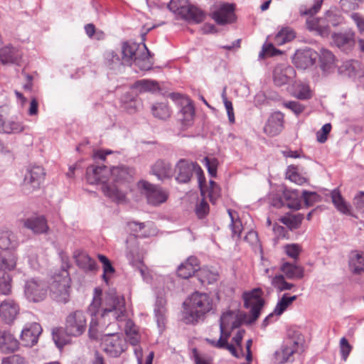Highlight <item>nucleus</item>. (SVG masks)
<instances>
[{
  "mask_svg": "<svg viewBox=\"0 0 364 364\" xmlns=\"http://www.w3.org/2000/svg\"><path fill=\"white\" fill-rule=\"evenodd\" d=\"M92 316L89 328V335L92 338H97V328L112 326L118 331V321L127 317L125 299L114 290H110L102 295V289L95 288L92 302L88 307Z\"/></svg>",
  "mask_w": 364,
  "mask_h": 364,
  "instance_id": "obj_1",
  "label": "nucleus"
},
{
  "mask_svg": "<svg viewBox=\"0 0 364 364\" xmlns=\"http://www.w3.org/2000/svg\"><path fill=\"white\" fill-rule=\"evenodd\" d=\"M134 174L132 168L124 165L112 167L110 169L112 183L102 186L103 193L114 202H124L128 191L131 190Z\"/></svg>",
  "mask_w": 364,
  "mask_h": 364,
  "instance_id": "obj_2",
  "label": "nucleus"
},
{
  "mask_svg": "<svg viewBox=\"0 0 364 364\" xmlns=\"http://www.w3.org/2000/svg\"><path fill=\"white\" fill-rule=\"evenodd\" d=\"M305 350V338L297 329L289 328L280 349L275 352V359L279 363L293 362L296 355Z\"/></svg>",
  "mask_w": 364,
  "mask_h": 364,
  "instance_id": "obj_3",
  "label": "nucleus"
},
{
  "mask_svg": "<svg viewBox=\"0 0 364 364\" xmlns=\"http://www.w3.org/2000/svg\"><path fill=\"white\" fill-rule=\"evenodd\" d=\"M186 306L183 320L186 323H195L201 319L213 308L210 297L205 293L194 292L183 303Z\"/></svg>",
  "mask_w": 364,
  "mask_h": 364,
  "instance_id": "obj_4",
  "label": "nucleus"
},
{
  "mask_svg": "<svg viewBox=\"0 0 364 364\" xmlns=\"http://www.w3.org/2000/svg\"><path fill=\"white\" fill-rule=\"evenodd\" d=\"M97 333L101 332L103 333L102 338L103 350L110 357L117 358L127 348V343L124 336L119 333L115 330L112 332L108 330V327L100 328L97 327ZM114 331V329L113 328Z\"/></svg>",
  "mask_w": 364,
  "mask_h": 364,
  "instance_id": "obj_5",
  "label": "nucleus"
},
{
  "mask_svg": "<svg viewBox=\"0 0 364 364\" xmlns=\"http://www.w3.org/2000/svg\"><path fill=\"white\" fill-rule=\"evenodd\" d=\"M168 8L188 22L199 23L204 20L205 16L201 9L189 4L188 0H171Z\"/></svg>",
  "mask_w": 364,
  "mask_h": 364,
  "instance_id": "obj_6",
  "label": "nucleus"
},
{
  "mask_svg": "<svg viewBox=\"0 0 364 364\" xmlns=\"http://www.w3.org/2000/svg\"><path fill=\"white\" fill-rule=\"evenodd\" d=\"M70 283L69 273L65 269H61L58 274L53 275L50 288L52 296L55 301L60 303L68 301Z\"/></svg>",
  "mask_w": 364,
  "mask_h": 364,
  "instance_id": "obj_7",
  "label": "nucleus"
},
{
  "mask_svg": "<svg viewBox=\"0 0 364 364\" xmlns=\"http://www.w3.org/2000/svg\"><path fill=\"white\" fill-rule=\"evenodd\" d=\"M262 296V291L260 288H255L250 291L243 293L244 306L246 309H250L248 323L255 322L259 316L261 309L264 304V300Z\"/></svg>",
  "mask_w": 364,
  "mask_h": 364,
  "instance_id": "obj_8",
  "label": "nucleus"
},
{
  "mask_svg": "<svg viewBox=\"0 0 364 364\" xmlns=\"http://www.w3.org/2000/svg\"><path fill=\"white\" fill-rule=\"evenodd\" d=\"M46 173L41 166L33 165L26 168L21 187L25 194H30L40 188Z\"/></svg>",
  "mask_w": 364,
  "mask_h": 364,
  "instance_id": "obj_9",
  "label": "nucleus"
},
{
  "mask_svg": "<svg viewBox=\"0 0 364 364\" xmlns=\"http://www.w3.org/2000/svg\"><path fill=\"white\" fill-rule=\"evenodd\" d=\"M195 171L198 177L200 183L205 180L201 168L196 163L190 162L186 159H180L176 165V180L178 183H187L191 180L193 171Z\"/></svg>",
  "mask_w": 364,
  "mask_h": 364,
  "instance_id": "obj_10",
  "label": "nucleus"
},
{
  "mask_svg": "<svg viewBox=\"0 0 364 364\" xmlns=\"http://www.w3.org/2000/svg\"><path fill=\"white\" fill-rule=\"evenodd\" d=\"M137 187L144 195L149 204L156 206L166 201L167 193L161 187L151 184L146 181H140Z\"/></svg>",
  "mask_w": 364,
  "mask_h": 364,
  "instance_id": "obj_11",
  "label": "nucleus"
},
{
  "mask_svg": "<svg viewBox=\"0 0 364 364\" xmlns=\"http://www.w3.org/2000/svg\"><path fill=\"white\" fill-rule=\"evenodd\" d=\"M86 328L87 319L83 311H75L67 316L65 329L68 335L79 336L85 331Z\"/></svg>",
  "mask_w": 364,
  "mask_h": 364,
  "instance_id": "obj_12",
  "label": "nucleus"
},
{
  "mask_svg": "<svg viewBox=\"0 0 364 364\" xmlns=\"http://www.w3.org/2000/svg\"><path fill=\"white\" fill-rule=\"evenodd\" d=\"M24 294L29 301H42L47 295V286L42 281L34 279L28 280L24 286Z\"/></svg>",
  "mask_w": 364,
  "mask_h": 364,
  "instance_id": "obj_13",
  "label": "nucleus"
},
{
  "mask_svg": "<svg viewBox=\"0 0 364 364\" xmlns=\"http://www.w3.org/2000/svg\"><path fill=\"white\" fill-rule=\"evenodd\" d=\"M234 6L228 3L213 5L210 16L219 25H225L234 21Z\"/></svg>",
  "mask_w": 364,
  "mask_h": 364,
  "instance_id": "obj_14",
  "label": "nucleus"
},
{
  "mask_svg": "<svg viewBox=\"0 0 364 364\" xmlns=\"http://www.w3.org/2000/svg\"><path fill=\"white\" fill-rule=\"evenodd\" d=\"M110 176V169L105 165H92L87 168L86 179L90 184L102 183V186L107 185Z\"/></svg>",
  "mask_w": 364,
  "mask_h": 364,
  "instance_id": "obj_15",
  "label": "nucleus"
},
{
  "mask_svg": "<svg viewBox=\"0 0 364 364\" xmlns=\"http://www.w3.org/2000/svg\"><path fill=\"white\" fill-rule=\"evenodd\" d=\"M272 205L277 208L287 206L290 209L299 210L301 207L299 193L296 191L286 190L282 197L272 200Z\"/></svg>",
  "mask_w": 364,
  "mask_h": 364,
  "instance_id": "obj_16",
  "label": "nucleus"
},
{
  "mask_svg": "<svg viewBox=\"0 0 364 364\" xmlns=\"http://www.w3.org/2000/svg\"><path fill=\"white\" fill-rule=\"evenodd\" d=\"M318 53L311 48L297 50L293 58L294 65L301 69H306L315 64Z\"/></svg>",
  "mask_w": 364,
  "mask_h": 364,
  "instance_id": "obj_17",
  "label": "nucleus"
},
{
  "mask_svg": "<svg viewBox=\"0 0 364 364\" xmlns=\"http://www.w3.org/2000/svg\"><path fill=\"white\" fill-rule=\"evenodd\" d=\"M295 70L291 65H277L273 71V80L277 86L284 85L290 82L295 76Z\"/></svg>",
  "mask_w": 364,
  "mask_h": 364,
  "instance_id": "obj_18",
  "label": "nucleus"
},
{
  "mask_svg": "<svg viewBox=\"0 0 364 364\" xmlns=\"http://www.w3.org/2000/svg\"><path fill=\"white\" fill-rule=\"evenodd\" d=\"M18 304L11 299H6L0 303V317L6 323H12L19 313Z\"/></svg>",
  "mask_w": 364,
  "mask_h": 364,
  "instance_id": "obj_19",
  "label": "nucleus"
},
{
  "mask_svg": "<svg viewBox=\"0 0 364 364\" xmlns=\"http://www.w3.org/2000/svg\"><path fill=\"white\" fill-rule=\"evenodd\" d=\"M42 328L40 324L32 323L26 326L21 331V339L23 346L31 347L38 342Z\"/></svg>",
  "mask_w": 364,
  "mask_h": 364,
  "instance_id": "obj_20",
  "label": "nucleus"
},
{
  "mask_svg": "<svg viewBox=\"0 0 364 364\" xmlns=\"http://www.w3.org/2000/svg\"><path fill=\"white\" fill-rule=\"evenodd\" d=\"M284 128V114L280 112H275L269 117L264 131L272 136L279 134Z\"/></svg>",
  "mask_w": 364,
  "mask_h": 364,
  "instance_id": "obj_21",
  "label": "nucleus"
},
{
  "mask_svg": "<svg viewBox=\"0 0 364 364\" xmlns=\"http://www.w3.org/2000/svg\"><path fill=\"white\" fill-rule=\"evenodd\" d=\"M141 46L136 43L129 41L123 42L122 44V60L127 65H132L135 60V57L141 53Z\"/></svg>",
  "mask_w": 364,
  "mask_h": 364,
  "instance_id": "obj_22",
  "label": "nucleus"
},
{
  "mask_svg": "<svg viewBox=\"0 0 364 364\" xmlns=\"http://www.w3.org/2000/svg\"><path fill=\"white\" fill-rule=\"evenodd\" d=\"M354 36L355 33L349 31L347 33H334L332 38L336 46L344 52H348L355 46Z\"/></svg>",
  "mask_w": 364,
  "mask_h": 364,
  "instance_id": "obj_23",
  "label": "nucleus"
},
{
  "mask_svg": "<svg viewBox=\"0 0 364 364\" xmlns=\"http://www.w3.org/2000/svg\"><path fill=\"white\" fill-rule=\"evenodd\" d=\"M19 348V342L9 331H0V352L5 354L12 353Z\"/></svg>",
  "mask_w": 364,
  "mask_h": 364,
  "instance_id": "obj_24",
  "label": "nucleus"
},
{
  "mask_svg": "<svg viewBox=\"0 0 364 364\" xmlns=\"http://www.w3.org/2000/svg\"><path fill=\"white\" fill-rule=\"evenodd\" d=\"M23 226L34 234L46 233L48 230L47 220L43 216L31 217L23 220Z\"/></svg>",
  "mask_w": 364,
  "mask_h": 364,
  "instance_id": "obj_25",
  "label": "nucleus"
},
{
  "mask_svg": "<svg viewBox=\"0 0 364 364\" xmlns=\"http://www.w3.org/2000/svg\"><path fill=\"white\" fill-rule=\"evenodd\" d=\"M22 53L16 48L7 46L0 49V60L3 64L19 65Z\"/></svg>",
  "mask_w": 364,
  "mask_h": 364,
  "instance_id": "obj_26",
  "label": "nucleus"
},
{
  "mask_svg": "<svg viewBox=\"0 0 364 364\" xmlns=\"http://www.w3.org/2000/svg\"><path fill=\"white\" fill-rule=\"evenodd\" d=\"M340 75L354 78L357 75H361V65L359 61L355 60H348L343 61L338 68Z\"/></svg>",
  "mask_w": 364,
  "mask_h": 364,
  "instance_id": "obj_27",
  "label": "nucleus"
},
{
  "mask_svg": "<svg viewBox=\"0 0 364 364\" xmlns=\"http://www.w3.org/2000/svg\"><path fill=\"white\" fill-rule=\"evenodd\" d=\"M296 295L289 296L288 294H284L278 301L273 313L270 314L264 318L263 321V324L265 326L267 325L269 323V320L270 318L273 317L274 314L277 316L282 315L288 309V307L290 306L292 303L296 300Z\"/></svg>",
  "mask_w": 364,
  "mask_h": 364,
  "instance_id": "obj_28",
  "label": "nucleus"
},
{
  "mask_svg": "<svg viewBox=\"0 0 364 364\" xmlns=\"http://www.w3.org/2000/svg\"><path fill=\"white\" fill-rule=\"evenodd\" d=\"M73 257L77 265L85 272H93L97 269L96 262L85 252L75 251Z\"/></svg>",
  "mask_w": 364,
  "mask_h": 364,
  "instance_id": "obj_29",
  "label": "nucleus"
},
{
  "mask_svg": "<svg viewBox=\"0 0 364 364\" xmlns=\"http://www.w3.org/2000/svg\"><path fill=\"white\" fill-rule=\"evenodd\" d=\"M199 269L198 261L195 257H190L177 269L178 276L183 279L192 277Z\"/></svg>",
  "mask_w": 364,
  "mask_h": 364,
  "instance_id": "obj_30",
  "label": "nucleus"
},
{
  "mask_svg": "<svg viewBox=\"0 0 364 364\" xmlns=\"http://www.w3.org/2000/svg\"><path fill=\"white\" fill-rule=\"evenodd\" d=\"M280 269L284 274L285 277L289 279H301L304 276V268L294 263L284 262Z\"/></svg>",
  "mask_w": 364,
  "mask_h": 364,
  "instance_id": "obj_31",
  "label": "nucleus"
},
{
  "mask_svg": "<svg viewBox=\"0 0 364 364\" xmlns=\"http://www.w3.org/2000/svg\"><path fill=\"white\" fill-rule=\"evenodd\" d=\"M151 173L159 180L170 178L172 176L171 164L163 160H159L152 166Z\"/></svg>",
  "mask_w": 364,
  "mask_h": 364,
  "instance_id": "obj_32",
  "label": "nucleus"
},
{
  "mask_svg": "<svg viewBox=\"0 0 364 364\" xmlns=\"http://www.w3.org/2000/svg\"><path fill=\"white\" fill-rule=\"evenodd\" d=\"M141 53L139 56L135 57L134 64L141 70H148L151 68V53L145 44L141 45Z\"/></svg>",
  "mask_w": 364,
  "mask_h": 364,
  "instance_id": "obj_33",
  "label": "nucleus"
},
{
  "mask_svg": "<svg viewBox=\"0 0 364 364\" xmlns=\"http://www.w3.org/2000/svg\"><path fill=\"white\" fill-rule=\"evenodd\" d=\"M306 23L309 30L317 31L321 36H327L330 33V26L327 23L326 17L324 18H313L307 19Z\"/></svg>",
  "mask_w": 364,
  "mask_h": 364,
  "instance_id": "obj_34",
  "label": "nucleus"
},
{
  "mask_svg": "<svg viewBox=\"0 0 364 364\" xmlns=\"http://www.w3.org/2000/svg\"><path fill=\"white\" fill-rule=\"evenodd\" d=\"M105 65L109 70H120L124 64L122 59L114 50H107L104 54Z\"/></svg>",
  "mask_w": 364,
  "mask_h": 364,
  "instance_id": "obj_35",
  "label": "nucleus"
},
{
  "mask_svg": "<svg viewBox=\"0 0 364 364\" xmlns=\"http://www.w3.org/2000/svg\"><path fill=\"white\" fill-rule=\"evenodd\" d=\"M349 268L354 274L364 272V253L352 252L349 257Z\"/></svg>",
  "mask_w": 364,
  "mask_h": 364,
  "instance_id": "obj_36",
  "label": "nucleus"
},
{
  "mask_svg": "<svg viewBox=\"0 0 364 364\" xmlns=\"http://www.w3.org/2000/svg\"><path fill=\"white\" fill-rule=\"evenodd\" d=\"M320 66L325 73H331L336 68L335 56L328 50H323L320 56Z\"/></svg>",
  "mask_w": 364,
  "mask_h": 364,
  "instance_id": "obj_37",
  "label": "nucleus"
},
{
  "mask_svg": "<svg viewBox=\"0 0 364 364\" xmlns=\"http://www.w3.org/2000/svg\"><path fill=\"white\" fill-rule=\"evenodd\" d=\"M18 245L16 235L11 231H4L0 234V248L2 250H15Z\"/></svg>",
  "mask_w": 364,
  "mask_h": 364,
  "instance_id": "obj_38",
  "label": "nucleus"
},
{
  "mask_svg": "<svg viewBox=\"0 0 364 364\" xmlns=\"http://www.w3.org/2000/svg\"><path fill=\"white\" fill-rule=\"evenodd\" d=\"M166 301L163 298H158L154 308L155 318L159 328L162 329L166 323Z\"/></svg>",
  "mask_w": 364,
  "mask_h": 364,
  "instance_id": "obj_39",
  "label": "nucleus"
},
{
  "mask_svg": "<svg viewBox=\"0 0 364 364\" xmlns=\"http://www.w3.org/2000/svg\"><path fill=\"white\" fill-rule=\"evenodd\" d=\"M131 88L136 91L135 93L139 94L145 92L154 91L159 89L157 82L149 80H140L135 82Z\"/></svg>",
  "mask_w": 364,
  "mask_h": 364,
  "instance_id": "obj_40",
  "label": "nucleus"
},
{
  "mask_svg": "<svg viewBox=\"0 0 364 364\" xmlns=\"http://www.w3.org/2000/svg\"><path fill=\"white\" fill-rule=\"evenodd\" d=\"M137 93L133 92H127L121 97V103L123 109L129 113H134L136 111V99Z\"/></svg>",
  "mask_w": 364,
  "mask_h": 364,
  "instance_id": "obj_41",
  "label": "nucleus"
},
{
  "mask_svg": "<svg viewBox=\"0 0 364 364\" xmlns=\"http://www.w3.org/2000/svg\"><path fill=\"white\" fill-rule=\"evenodd\" d=\"M17 257L14 253L0 252V269L11 271L16 266Z\"/></svg>",
  "mask_w": 364,
  "mask_h": 364,
  "instance_id": "obj_42",
  "label": "nucleus"
},
{
  "mask_svg": "<svg viewBox=\"0 0 364 364\" xmlns=\"http://www.w3.org/2000/svg\"><path fill=\"white\" fill-rule=\"evenodd\" d=\"M295 36V32L292 28L289 27H284L275 36L274 43L277 46H282L292 41Z\"/></svg>",
  "mask_w": 364,
  "mask_h": 364,
  "instance_id": "obj_43",
  "label": "nucleus"
},
{
  "mask_svg": "<svg viewBox=\"0 0 364 364\" xmlns=\"http://www.w3.org/2000/svg\"><path fill=\"white\" fill-rule=\"evenodd\" d=\"M331 200L336 209L342 213L348 214L350 212L349 205L344 200L339 191L335 189L331 193Z\"/></svg>",
  "mask_w": 364,
  "mask_h": 364,
  "instance_id": "obj_44",
  "label": "nucleus"
},
{
  "mask_svg": "<svg viewBox=\"0 0 364 364\" xmlns=\"http://www.w3.org/2000/svg\"><path fill=\"white\" fill-rule=\"evenodd\" d=\"M304 219L303 214L289 215L282 217L279 220L290 230L297 229Z\"/></svg>",
  "mask_w": 364,
  "mask_h": 364,
  "instance_id": "obj_45",
  "label": "nucleus"
},
{
  "mask_svg": "<svg viewBox=\"0 0 364 364\" xmlns=\"http://www.w3.org/2000/svg\"><path fill=\"white\" fill-rule=\"evenodd\" d=\"M23 130V127L21 122L10 120L8 122L3 121V124L0 129V133L4 134H16L20 133Z\"/></svg>",
  "mask_w": 364,
  "mask_h": 364,
  "instance_id": "obj_46",
  "label": "nucleus"
},
{
  "mask_svg": "<svg viewBox=\"0 0 364 364\" xmlns=\"http://www.w3.org/2000/svg\"><path fill=\"white\" fill-rule=\"evenodd\" d=\"M180 119L184 126H189L193 120L195 109L192 104L188 103L181 110Z\"/></svg>",
  "mask_w": 364,
  "mask_h": 364,
  "instance_id": "obj_47",
  "label": "nucleus"
},
{
  "mask_svg": "<svg viewBox=\"0 0 364 364\" xmlns=\"http://www.w3.org/2000/svg\"><path fill=\"white\" fill-rule=\"evenodd\" d=\"M151 109L153 115L160 119H166L171 115L169 107L164 102L154 105Z\"/></svg>",
  "mask_w": 364,
  "mask_h": 364,
  "instance_id": "obj_48",
  "label": "nucleus"
},
{
  "mask_svg": "<svg viewBox=\"0 0 364 364\" xmlns=\"http://www.w3.org/2000/svg\"><path fill=\"white\" fill-rule=\"evenodd\" d=\"M11 292V278L10 275L0 269V294L9 295Z\"/></svg>",
  "mask_w": 364,
  "mask_h": 364,
  "instance_id": "obj_49",
  "label": "nucleus"
},
{
  "mask_svg": "<svg viewBox=\"0 0 364 364\" xmlns=\"http://www.w3.org/2000/svg\"><path fill=\"white\" fill-rule=\"evenodd\" d=\"M272 284L279 292L290 290L294 287V284L287 282L282 274L274 277L272 279Z\"/></svg>",
  "mask_w": 364,
  "mask_h": 364,
  "instance_id": "obj_50",
  "label": "nucleus"
},
{
  "mask_svg": "<svg viewBox=\"0 0 364 364\" xmlns=\"http://www.w3.org/2000/svg\"><path fill=\"white\" fill-rule=\"evenodd\" d=\"M98 259L100 262L102 264V279L107 284L109 280V275L113 274L114 273V268L113 267L110 261L106 256L103 255H98Z\"/></svg>",
  "mask_w": 364,
  "mask_h": 364,
  "instance_id": "obj_51",
  "label": "nucleus"
},
{
  "mask_svg": "<svg viewBox=\"0 0 364 364\" xmlns=\"http://www.w3.org/2000/svg\"><path fill=\"white\" fill-rule=\"evenodd\" d=\"M205 341L215 348L220 349H227L235 358L240 357V354L237 351L235 346L232 344H229L228 343H223L222 341H215L210 338H206Z\"/></svg>",
  "mask_w": 364,
  "mask_h": 364,
  "instance_id": "obj_52",
  "label": "nucleus"
},
{
  "mask_svg": "<svg viewBox=\"0 0 364 364\" xmlns=\"http://www.w3.org/2000/svg\"><path fill=\"white\" fill-rule=\"evenodd\" d=\"M228 213L231 220V224L230 226L232 230V237H240L242 230V223L239 218H235L230 209L228 210Z\"/></svg>",
  "mask_w": 364,
  "mask_h": 364,
  "instance_id": "obj_53",
  "label": "nucleus"
},
{
  "mask_svg": "<svg viewBox=\"0 0 364 364\" xmlns=\"http://www.w3.org/2000/svg\"><path fill=\"white\" fill-rule=\"evenodd\" d=\"M301 197L304 199L306 206L309 207L314 205L315 203L320 201L321 197L316 192L303 191Z\"/></svg>",
  "mask_w": 364,
  "mask_h": 364,
  "instance_id": "obj_54",
  "label": "nucleus"
},
{
  "mask_svg": "<svg viewBox=\"0 0 364 364\" xmlns=\"http://www.w3.org/2000/svg\"><path fill=\"white\" fill-rule=\"evenodd\" d=\"M134 352L138 364H152L153 358L154 356V353L153 351H151L146 357L144 363L143 360L142 348L140 346H136L134 350Z\"/></svg>",
  "mask_w": 364,
  "mask_h": 364,
  "instance_id": "obj_55",
  "label": "nucleus"
},
{
  "mask_svg": "<svg viewBox=\"0 0 364 364\" xmlns=\"http://www.w3.org/2000/svg\"><path fill=\"white\" fill-rule=\"evenodd\" d=\"M280 53H282V52L276 49L272 43H268L262 46V49L259 53V58L263 59L266 56H274Z\"/></svg>",
  "mask_w": 364,
  "mask_h": 364,
  "instance_id": "obj_56",
  "label": "nucleus"
},
{
  "mask_svg": "<svg viewBox=\"0 0 364 364\" xmlns=\"http://www.w3.org/2000/svg\"><path fill=\"white\" fill-rule=\"evenodd\" d=\"M327 23L333 26H337L343 22V17L336 11H328L326 13Z\"/></svg>",
  "mask_w": 364,
  "mask_h": 364,
  "instance_id": "obj_57",
  "label": "nucleus"
},
{
  "mask_svg": "<svg viewBox=\"0 0 364 364\" xmlns=\"http://www.w3.org/2000/svg\"><path fill=\"white\" fill-rule=\"evenodd\" d=\"M323 0H317L315 4L310 8L306 9L301 6L299 9V12L301 16H310L316 14L321 9Z\"/></svg>",
  "mask_w": 364,
  "mask_h": 364,
  "instance_id": "obj_58",
  "label": "nucleus"
},
{
  "mask_svg": "<svg viewBox=\"0 0 364 364\" xmlns=\"http://www.w3.org/2000/svg\"><path fill=\"white\" fill-rule=\"evenodd\" d=\"M144 227L145 224L144 223L129 221L127 223V230L132 235H139Z\"/></svg>",
  "mask_w": 364,
  "mask_h": 364,
  "instance_id": "obj_59",
  "label": "nucleus"
},
{
  "mask_svg": "<svg viewBox=\"0 0 364 364\" xmlns=\"http://www.w3.org/2000/svg\"><path fill=\"white\" fill-rule=\"evenodd\" d=\"M364 0H341V6L344 11L355 10Z\"/></svg>",
  "mask_w": 364,
  "mask_h": 364,
  "instance_id": "obj_60",
  "label": "nucleus"
},
{
  "mask_svg": "<svg viewBox=\"0 0 364 364\" xmlns=\"http://www.w3.org/2000/svg\"><path fill=\"white\" fill-rule=\"evenodd\" d=\"M284 106L292 111L296 115L302 113L305 109V106L297 101H289L284 103Z\"/></svg>",
  "mask_w": 364,
  "mask_h": 364,
  "instance_id": "obj_61",
  "label": "nucleus"
},
{
  "mask_svg": "<svg viewBox=\"0 0 364 364\" xmlns=\"http://www.w3.org/2000/svg\"><path fill=\"white\" fill-rule=\"evenodd\" d=\"M352 350V346L348 343V340L343 337L340 340V351L341 354V358L343 360H346L348 355L350 354Z\"/></svg>",
  "mask_w": 364,
  "mask_h": 364,
  "instance_id": "obj_62",
  "label": "nucleus"
},
{
  "mask_svg": "<svg viewBox=\"0 0 364 364\" xmlns=\"http://www.w3.org/2000/svg\"><path fill=\"white\" fill-rule=\"evenodd\" d=\"M193 358L195 364H213L210 357L198 353L196 349L193 350Z\"/></svg>",
  "mask_w": 364,
  "mask_h": 364,
  "instance_id": "obj_63",
  "label": "nucleus"
},
{
  "mask_svg": "<svg viewBox=\"0 0 364 364\" xmlns=\"http://www.w3.org/2000/svg\"><path fill=\"white\" fill-rule=\"evenodd\" d=\"M1 364H28L25 358L19 355H13L3 358Z\"/></svg>",
  "mask_w": 364,
  "mask_h": 364,
  "instance_id": "obj_64",
  "label": "nucleus"
}]
</instances>
